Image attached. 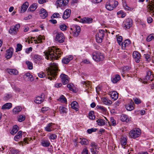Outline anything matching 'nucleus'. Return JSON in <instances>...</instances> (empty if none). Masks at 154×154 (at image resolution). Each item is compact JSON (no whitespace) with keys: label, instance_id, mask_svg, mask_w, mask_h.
I'll return each mask as SVG.
<instances>
[{"label":"nucleus","instance_id":"f257e3e1","mask_svg":"<svg viewBox=\"0 0 154 154\" xmlns=\"http://www.w3.org/2000/svg\"><path fill=\"white\" fill-rule=\"evenodd\" d=\"M43 53L47 60L52 61L58 59L63 54L59 48L54 47L49 48L48 49L45 51Z\"/></svg>","mask_w":154,"mask_h":154},{"label":"nucleus","instance_id":"f03ea898","mask_svg":"<svg viewBox=\"0 0 154 154\" xmlns=\"http://www.w3.org/2000/svg\"><path fill=\"white\" fill-rule=\"evenodd\" d=\"M50 68H48L47 70L48 79L51 80L53 78H55L57 75L58 71H60L58 69V64L55 62L51 63L50 64Z\"/></svg>","mask_w":154,"mask_h":154},{"label":"nucleus","instance_id":"7ed1b4c3","mask_svg":"<svg viewBox=\"0 0 154 154\" xmlns=\"http://www.w3.org/2000/svg\"><path fill=\"white\" fill-rule=\"evenodd\" d=\"M81 30V28L79 26L73 24L70 26V32L74 37H77L79 35Z\"/></svg>","mask_w":154,"mask_h":154},{"label":"nucleus","instance_id":"20e7f679","mask_svg":"<svg viewBox=\"0 0 154 154\" xmlns=\"http://www.w3.org/2000/svg\"><path fill=\"white\" fill-rule=\"evenodd\" d=\"M65 39V36L63 33L56 32L54 39L57 42L60 43H63L64 42Z\"/></svg>","mask_w":154,"mask_h":154},{"label":"nucleus","instance_id":"39448f33","mask_svg":"<svg viewBox=\"0 0 154 154\" xmlns=\"http://www.w3.org/2000/svg\"><path fill=\"white\" fill-rule=\"evenodd\" d=\"M92 55L93 59L96 61H102L104 57L103 55L98 51L93 52Z\"/></svg>","mask_w":154,"mask_h":154},{"label":"nucleus","instance_id":"423d86ee","mask_svg":"<svg viewBox=\"0 0 154 154\" xmlns=\"http://www.w3.org/2000/svg\"><path fill=\"white\" fill-rule=\"evenodd\" d=\"M141 134V131L138 128H136L131 130L129 133V135L131 138H135L138 137Z\"/></svg>","mask_w":154,"mask_h":154},{"label":"nucleus","instance_id":"0eeeda50","mask_svg":"<svg viewBox=\"0 0 154 154\" xmlns=\"http://www.w3.org/2000/svg\"><path fill=\"white\" fill-rule=\"evenodd\" d=\"M119 3L115 0H109L108 3L106 4V9L111 11L115 8L118 5Z\"/></svg>","mask_w":154,"mask_h":154},{"label":"nucleus","instance_id":"6e6552de","mask_svg":"<svg viewBox=\"0 0 154 154\" xmlns=\"http://www.w3.org/2000/svg\"><path fill=\"white\" fill-rule=\"evenodd\" d=\"M20 27V25L19 24L11 26L9 31V33L12 35H16Z\"/></svg>","mask_w":154,"mask_h":154},{"label":"nucleus","instance_id":"1a4fd4ad","mask_svg":"<svg viewBox=\"0 0 154 154\" xmlns=\"http://www.w3.org/2000/svg\"><path fill=\"white\" fill-rule=\"evenodd\" d=\"M104 30L101 29L100 30L98 33L96 34V40L97 43H101L102 42L104 36Z\"/></svg>","mask_w":154,"mask_h":154},{"label":"nucleus","instance_id":"9d476101","mask_svg":"<svg viewBox=\"0 0 154 154\" xmlns=\"http://www.w3.org/2000/svg\"><path fill=\"white\" fill-rule=\"evenodd\" d=\"M146 75L144 79V83H146L147 81H152L154 79V76L152 72L149 70L146 72Z\"/></svg>","mask_w":154,"mask_h":154},{"label":"nucleus","instance_id":"9b49d317","mask_svg":"<svg viewBox=\"0 0 154 154\" xmlns=\"http://www.w3.org/2000/svg\"><path fill=\"white\" fill-rule=\"evenodd\" d=\"M147 11L152 15L154 16V0L149 1L147 6Z\"/></svg>","mask_w":154,"mask_h":154},{"label":"nucleus","instance_id":"f8f14e48","mask_svg":"<svg viewBox=\"0 0 154 154\" xmlns=\"http://www.w3.org/2000/svg\"><path fill=\"white\" fill-rule=\"evenodd\" d=\"M133 21L131 18L126 19L123 22V26L125 29H129L132 26Z\"/></svg>","mask_w":154,"mask_h":154},{"label":"nucleus","instance_id":"ddd939ff","mask_svg":"<svg viewBox=\"0 0 154 154\" xmlns=\"http://www.w3.org/2000/svg\"><path fill=\"white\" fill-rule=\"evenodd\" d=\"M76 21H79V22L83 23H90L92 22V19L91 18L84 17L80 20H78L77 18L75 19Z\"/></svg>","mask_w":154,"mask_h":154},{"label":"nucleus","instance_id":"4468645a","mask_svg":"<svg viewBox=\"0 0 154 154\" xmlns=\"http://www.w3.org/2000/svg\"><path fill=\"white\" fill-rule=\"evenodd\" d=\"M42 59V57L41 55L35 54L32 56V60L33 62L35 63H39Z\"/></svg>","mask_w":154,"mask_h":154},{"label":"nucleus","instance_id":"2eb2a0df","mask_svg":"<svg viewBox=\"0 0 154 154\" xmlns=\"http://www.w3.org/2000/svg\"><path fill=\"white\" fill-rule=\"evenodd\" d=\"M134 102L132 100L129 101L128 103L125 105V107L126 109L129 111H131L134 109Z\"/></svg>","mask_w":154,"mask_h":154},{"label":"nucleus","instance_id":"dca6fc26","mask_svg":"<svg viewBox=\"0 0 154 154\" xmlns=\"http://www.w3.org/2000/svg\"><path fill=\"white\" fill-rule=\"evenodd\" d=\"M73 56L71 55H69L68 56H66L62 58V62L63 63L67 64L73 59Z\"/></svg>","mask_w":154,"mask_h":154},{"label":"nucleus","instance_id":"f3484780","mask_svg":"<svg viewBox=\"0 0 154 154\" xmlns=\"http://www.w3.org/2000/svg\"><path fill=\"white\" fill-rule=\"evenodd\" d=\"M69 0H58L56 2L59 7L65 6L68 4Z\"/></svg>","mask_w":154,"mask_h":154},{"label":"nucleus","instance_id":"a211bd4d","mask_svg":"<svg viewBox=\"0 0 154 154\" xmlns=\"http://www.w3.org/2000/svg\"><path fill=\"white\" fill-rule=\"evenodd\" d=\"M23 78L26 81L32 82L34 80L33 76L29 73H26L23 76Z\"/></svg>","mask_w":154,"mask_h":154},{"label":"nucleus","instance_id":"6ab92c4d","mask_svg":"<svg viewBox=\"0 0 154 154\" xmlns=\"http://www.w3.org/2000/svg\"><path fill=\"white\" fill-rule=\"evenodd\" d=\"M108 94L114 100H116L118 98V94L116 91H110Z\"/></svg>","mask_w":154,"mask_h":154},{"label":"nucleus","instance_id":"aec40b11","mask_svg":"<svg viewBox=\"0 0 154 154\" xmlns=\"http://www.w3.org/2000/svg\"><path fill=\"white\" fill-rule=\"evenodd\" d=\"M55 124L51 122L47 124L46 126L45 127V130L47 132H51L54 130L52 126L54 125Z\"/></svg>","mask_w":154,"mask_h":154},{"label":"nucleus","instance_id":"412c9836","mask_svg":"<svg viewBox=\"0 0 154 154\" xmlns=\"http://www.w3.org/2000/svg\"><path fill=\"white\" fill-rule=\"evenodd\" d=\"M133 57L137 63H138L140 62V54L139 52L137 51H134L133 53Z\"/></svg>","mask_w":154,"mask_h":154},{"label":"nucleus","instance_id":"4be33fe9","mask_svg":"<svg viewBox=\"0 0 154 154\" xmlns=\"http://www.w3.org/2000/svg\"><path fill=\"white\" fill-rule=\"evenodd\" d=\"M13 48H10L7 51L5 57L7 59H9L11 57L13 53Z\"/></svg>","mask_w":154,"mask_h":154},{"label":"nucleus","instance_id":"5701e85b","mask_svg":"<svg viewBox=\"0 0 154 154\" xmlns=\"http://www.w3.org/2000/svg\"><path fill=\"white\" fill-rule=\"evenodd\" d=\"M48 15L47 11L44 9H41L40 11V16L42 19H45L47 17Z\"/></svg>","mask_w":154,"mask_h":154},{"label":"nucleus","instance_id":"b1692460","mask_svg":"<svg viewBox=\"0 0 154 154\" xmlns=\"http://www.w3.org/2000/svg\"><path fill=\"white\" fill-rule=\"evenodd\" d=\"M71 12V10L67 9H66L63 12V18L64 19H66L68 18L70 16Z\"/></svg>","mask_w":154,"mask_h":154},{"label":"nucleus","instance_id":"393cba45","mask_svg":"<svg viewBox=\"0 0 154 154\" xmlns=\"http://www.w3.org/2000/svg\"><path fill=\"white\" fill-rule=\"evenodd\" d=\"M41 144L43 147H48L51 145V143L48 140L42 139L41 140Z\"/></svg>","mask_w":154,"mask_h":154},{"label":"nucleus","instance_id":"a878e982","mask_svg":"<svg viewBox=\"0 0 154 154\" xmlns=\"http://www.w3.org/2000/svg\"><path fill=\"white\" fill-rule=\"evenodd\" d=\"M96 109L98 111L104 114H106V109L105 107L101 105H97L96 107Z\"/></svg>","mask_w":154,"mask_h":154},{"label":"nucleus","instance_id":"bb28decb","mask_svg":"<svg viewBox=\"0 0 154 154\" xmlns=\"http://www.w3.org/2000/svg\"><path fill=\"white\" fill-rule=\"evenodd\" d=\"M120 119L122 121L126 122H129L131 121L130 118L128 117L127 115L125 114L122 115L120 116Z\"/></svg>","mask_w":154,"mask_h":154},{"label":"nucleus","instance_id":"cd10ccee","mask_svg":"<svg viewBox=\"0 0 154 154\" xmlns=\"http://www.w3.org/2000/svg\"><path fill=\"white\" fill-rule=\"evenodd\" d=\"M71 106V108L76 111H79V105L78 103L76 101H73L72 102Z\"/></svg>","mask_w":154,"mask_h":154},{"label":"nucleus","instance_id":"c85d7f7f","mask_svg":"<svg viewBox=\"0 0 154 154\" xmlns=\"http://www.w3.org/2000/svg\"><path fill=\"white\" fill-rule=\"evenodd\" d=\"M22 107L19 106L15 107L12 110V112L13 115H15L18 114L22 110Z\"/></svg>","mask_w":154,"mask_h":154},{"label":"nucleus","instance_id":"c756f323","mask_svg":"<svg viewBox=\"0 0 154 154\" xmlns=\"http://www.w3.org/2000/svg\"><path fill=\"white\" fill-rule=\"evenodd\" d=\"M131 42L129 39H126L125 40L121 45L123 49H125V48L128 47L130 44Z\"/></svg>","mask_w":154,"mask_h":154},{"label":"nucleus","instance_id":"7c9ffc66","mask_svg":"<svg viewBox=\"0 0 154 154\" xmlns=\"http://www.w3.org/2000/svg\"><path fill=\"white\" fill-rule=\"evenodd\" d=\"M29 5V3L27 2H25L21 6V13H23L25 12Z\"/></svg>","mask_w":154,"mask_h":154},{"label":"nucleus","instance_id":"2f4dec72","mask_svg":"<svg viewBox=\"0 0 154 154\" xmlns=\"http://www.w3.org/2000/svg\"><path fill=\"white\" fill-rule=\"evenodd\" d=\"M12 106V104L11 103H8L3 105L2 107V109L3 110H5L6 109H9L11 108Z\"/></svg>","mask_w":154,"mask_h":154},{"label":"nucleus","instance_id":"473e14b6","mask_svg":"<svg viewBox=\"0 0 154 154\" xmlns=\"http://www.w3.org/2000/svg\"><path fill=\"white\" fill-rule=\"evenodd\" d=\"M7 71L8 73L10 75H17L18 74V72L16 69H7Z\"/></svg>","mask_w":154,"mask_h":154},{"label":"nucleus","instance_id":"72a5a7b5","mask_svg":"<svg viewBox=\"0 0 154 154\" xmlns=\"http://www.w3.org/2000/svg\"><path fill=\"white\" fill-rule=\"evenodd\" d=\"M121 79L120 76L118 74H116L112 77L111 79L112 82L114 83H116L119 81Z\"/></svg>","mask_w":154,"mask_h":154},{"label":"nucleus","instance_id":"f704fd0d","mask_svg":"<svg viewBox=\"0 0 154 154\" xmlns=\"http://www.w3.org/2000/svg\"><path fill=\"white\" fill-rule=\"evenodd\" d=\"M38 7V4L37 3H34L31 5L29 7L28 10V11L33 12Z\"/></svg>","mask_w":154,"mask_h":154},{"label":"nucleus","instance_id":"c9c22d12","mask_svg":"<svg viewBox=\"0 0 154 154\" xmlns=\"http://www.w3.org/2000/svg\"><path fill=\"white\" fill-rule=\"evenodd\" d=\"M42 95H41V97L38 96L36 97L35 100H34L35 102L37 104H39L42 103L44 100V99L42 97Z\"/></svg>","mask_w":154,"mask_h":154},{"label":"nucleus","instance_id":"e433bc0d","mask_svg":"<svg viewBox=\"0 0 154 154\" xmlns=\"http://www.w3.org/2000/svg\"><path fill=\"white\" fill-rule=\"evenodd\" d=\"M22 132L20 131L18 132L17 134L14 137V140L16 141H18L19 138L22 137Z\"/></svg>","mask_w":154,"mask_h":154},{"label":"nucleus","instance_id":"4c0bfd02","mask_svg":"<svg viewBox=\"0 0 154 154\" xmlns=\"http://www.w3.org/2000/svg\"><path fill=\"white\" fill-rule=\"evenodd\" d=\"M59 110L60 113L63 114L64 113H67V109L63 106H60L59 107Z\"/></svg>","mask_w":154,"mask_h":154},{"label":"nucleus","instance_id":"58836bf2","mask_svg":"<svg viewBox=\"0 0 154 154\" xmlns=\"http://www.w3.org/2000/svg\"><path fill=\"white\" fill-rule=\"evenodd\" d=\"M127 143V139L124 137H122L121 138V144L124 148H125L126 145Z\"/></svg>","mask_w":154,"mask_h":154},{"label":"nucleus","instance_id":"ea45409f","mask_svg":"<svg viewBox=\"0 0 154 154\" xmlns=\"http://www.w3.org/2000/svg\"><path fill=\"white\" fill-rule=\"evenodd\" d=\"M19 129V127L17 125H14L13 127V128L10 132L11 134L14 135L18 131Z\"/></svg>","mask_w":154,"mask_h":154},{"label":"nucleus","instance_id":"a19ab883","mask_svg":"<svg viewBox=\"0 0 154 154\" xmlns=\"http://www.w3.org/2000/svg\"><path fill=\"white\" fill-rule=\"evenodd\" d=\"M26 63L29 69L31 70L33 69V64L32 62L27 60L26 61Z\"/></svg>","mask_w":154,"mask_h":154},{"label":"nucleus","instance_id":"79ce46f5","mask_svg":"<svg viewBox=\"0 0 154 154\" xmlns=\"http://www.w3.org/2000/svg\"><path fill=\"white\" fill-rule=\"evenodd\" d=\"M59 101H60L63 103H67V99L63 95H61L60 97L58 99Z\"/></svg>","mask_w":154,"mask_h":154},{"label":"nucleus","instance_id":"37998d69","mask_svg":"<svg viewBox=\"0 0 154 154\" xmlns=\"http://www.w3.org/2000/svg\"><path fill=\"white\" fill-rule=\"evenodd\" d=\"M96 122L98 125L100 126L103 125L105 124L104 120L102 119H98L97 120Z\"/></svg>","mask_w":154,"mask_h":154},{"label":"nucleus","instance_id":"c03bdc74","mask_svg":"<svg viewBox=\"0 0 154 154\" xmlns=\"http://www.w3.org/2000/svg\"><path fill=\"white\" fill-rule=\"evenodd\" d=\"M25 119V116L24 115H20L18 117V120L20 122L24 121Z\"/></svg>","mask_w":154,"mask_h":154},{"label":"nucleus","instance_id":"a18cd8bd","mask_svg":"<svg viewBox=\"0 0 154 154\" xmlns=\"http://www.w3.org/2000/svg\"><path fill=\"white\" fill-rule=\"evenodd\" d=\"M88 116L90 119L93 120L95 118V116L94 115L93 111H90L88 114Z\"/></svg>","mask_w":154,"mask_h":154},{"label":"nucleus","instance_id":"49530a36","mask_svg":"<svg viewBox=\"0 0 154 154\" xmlns=\"http://www.w3.org/2000/svg\"><path fill=\"white\" fill-rule=\"evenodd\" d=\"M43 39V37L41 35H39L37 38V40H34V41L35 42V43H41L42 42V39Z\"/></svg>","mask_w":154,"mask_h":154},{"label":"nucleus","instance_id":"de8ad7c7","mask_svg":"<svg viewBox=\"0 0 154 154\" xmlns=\"http://www.w3.org/2000/svg\"><path fill=\"white\" fill-rule=\"evenodd\" d=\"M60 29L63 31H65L66 30L67 26L64 24L63 23L59 25Z\"/></svg>","mask_w":154,"mask_h":154},{"label":"nucleus","instance_id":"09e8293b","mask_svg":"<svg viewBox=\"0 0 154 154\" xmlns=\"http://www.w3.org/2000/svg\"><path fill=\"white\" fill-rule=\"evenodd\" d=\"M12 95L11 94H6L4 97V99L5 100H8L11 98Z\"/></svg>","mask_w":154,"mask_h":154},{"label":"nucleus","instance_id":"8fccbe9b","mask_svg":"<svg viewBox=\"0 0 154 154\" xmlns=\"http://www.w3.org/2000/svg\"><path fill=\"white\" fill-rule=\"evenodd\" d=\"M153 39H154V34H153L149 35L146 38L148 42H150Z\"/></svg>","mask_w":154,"mask_h":154},{"label":"nucleus","instance_id":"3c124183","mask_svg":"<svg viewBox=\"0 0 154 154\" xmlns=\"http://www.w3.org/2000/svg\"><path fill=\"white\" fill-rule=\"evenodd\" d=\"M108 122L109 126L111 125L110 123H111V125H116V121L113 118H110V122Z\"/></svg>","mask_w":154,"mask_h":154},{"label":"nucleus","instance_id":"603ef678","mask_svg":"<svg viewBox=\"0 0 154 154\" xmlns=\"http://www.w3.org/2000/svg\"><path fill=\"white\" fill-rule=\"evenodd\" d=\"M22 45L20 44H18L17 45V47L16 48V52H18V51H20L22 48Z\"/></svg>","mask_w":154,"mask_h":154},{"label":"nucleus","instance_id":"864d4df0","mask_svg":"<svg viewBox=\"0 0 154 154\" xmlns=\"http://www.w3.org/2000/svg\"><path fill=\"white\" fill-rule=\"evenodd\" d=\"M80 143L82 145H88V141L87 139L85 138H82L80 142Z\"/></svg>","mask_w":154,"mask_h":154},{"label":"nucleus","instance_id":"5fc2aeb1","mask_svg":"<svg viewBox=\"0 0 154 154\" xmlns=\"http://www.w3.org/2000/svg\"><path fill=\"white\" fill-rule=\"evenodd\" d=\"M122 37L121 36H119L117 38V42L120 45H121L122 43Z\"/></svg>","mask_w":154,"mask_h":154},{"label":"nucleus","instance_id":"6e6d98bb","mask_svg":"<svg viewBox=\"0 0 154 154\" xmlns=\"http://www.w3.org/2000/svg\"><path fill=\"white\" fill-rule=\"evenodd\" d=\"M133 100L136 104H139L141 102V100L140 99L137 97L133 98Z\"/></svg>","mask_w":154,"mask_h":154},{"label":"nucleus","instance_id":"4d7b16f0","mask_svg":"<svg viewBox=\"0 0 154 154\" xmlns=\"http://www.w3.org/2000/svg\"><path fill=\"white\" fill-rule=\"evenodd\" d=\"M97 130V128H92L91 129H88L87 130V132L88 134H90L93 132L96 131Z\"/></svg>","mask_w":154,"mask_h":154},{"label":"nucleus","instance_id":"13d9d810","mask_svg":"<svg viewBox=\"0 0 154 154\" xmlns=\"http://www.w3.org/2000/svg\"><path fill=\"white\" fill-rule=\"evenodd\" d=\"M60 14L58 13H55L51 17V19L60 17Z\"/></svg>","mask_w":154,"mask_h":154},{"label":"nucleus","instance_id":"bf43d9fd","mask_svg":"<svg viewBox=\"0 0 154 154\" xmlns=\"http://www.w3.org/2000/svg\"><path fill=\"white\" fill-rule=\"evenodd\" d=\"M57 138V135L55 134H51L49 137V138L50 140H54L56 139Z\"/></svg>","mask_w":154,"mask_h":154},{"label":"nucleus","instance_id":"052dcab7","mask_svg":"<svg viewBox=\"0 0 154 154\" xmlns=\"http://www.w3.org/2000/svg\"><path fill=\"white\" fill-rule=\"evenodd\" d=\"M123 6L125 9L128 11H130V8L127 5L126 2H123Z\"/></svg>","mask_w":154,"mask_h":154},{"label":"nucleus","instance_id":"680f3d73","mask_svg":"<svg viewBox=\"0 0 154 154\" xmlns=\"http://www.w3.org/2000/svg\"><path fill=\"white\" fill-rule=\"evenodd\" d=\"M81 154H90L86 147L84 148L81 153Z\"/></svg>","mask_w":154,"mask_h":154},{"label":"nucleus","instance_id":"e2e57ef3","mask_svg":"<svg viewBox=\"0 0 154 154\" xmlns=\"http://www.w3.org/2000/svg\"><path fill=\"white\" fill-rule=\"evenodd\" d=\"M62 81L67 79V76L64 74H62L60 76Z\"/></svg>","mask_w":154,"mask_h":154},{"label":"nucleus","instance_id":"0e129e2a","mask_svg":"<svg viewBox=\"0 0 154 154\" xmlns=\"http://www.w3.org/2000/svg\"><path fill=\"white\" fill-rule=\"evenodd\" d=\"M90 145L92 147V148L93 149H94V148H95V149H96L97 148V144L95 142H93L91 143Z\"/></svg>","mask_w":154,"mask_h":154},{"label":"nucleus","instance_id":"69168bd1","mask_svg":"<svg viewBox=\"0 0 154 154\" xmlns=\"http://www.w3.org/2000/svg\"><path fill=\"white\" fill-rule=\"evenodd\" d=\"M49 146L50 147L48 148V151L51 153H52L53 152V146L52 145H50Z\"/></svg>","mask_w":154,"mask_h":154},{"label":"nucleus","instance_id":"338daca9","mask_svg":"<svg viewBox=\"0 0 154 154\" xmlns=\"http://www.w3.org/2000/svg\"><path fill=\"white\" fill-rule=\"evenodd\" d=\"M129 70V67L128 66H124L123 67V69H122V71L123 72V73L124 74L127 71H128Z\"/></svg>","mask_w":154,"mask_h":154},{"label":"nucleus","instance_id":"774afa93","mask_svg":"<svg viewBox=\"0 0 154 154\" xmlns=\"http://www.w3.org/2000/svg\"><path fill=\"white\" fill-rule=\"evenodd\" d=\"M67 87L69 89V90L72 91H74V89L72 88L71 85L70 84H68L67 85Z\"/></svg>","mask_w":154,"mask_h":154}]
</instances>
